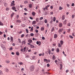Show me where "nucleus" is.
Here are the masks:
<instances>
[{
  "instance_id": "nucleus-1",
  "label": "nucleus",
  "mask_w": 75,
  "mask_h": 75,
  "mask_svg": "<svg viewBox=\"0 0 75 75\" xmlns=\"http://www.w3.org/2000/svg\"><path fill=\"white\" fill-rule=\"evenodd\" d=\"M30 69L31 71H33L35 69V66L34 65H32L31 66L30 68Z\"/></svg>"
},
{
  "instance_id": "nucleus-2",
  "label": "nucleus",
  "mask_w": 75,
  "mask_h": 75,
  "mask_svg": "<svg viewBox=\"0 0 75 75\" xmlns=\"http://www.w3.org/2000/svg\"><path fill=\"white\" fill-rule=\"evenodd\" d=\"M15 3V1H13L11 2V6H14L16 4H14Z\"/></svg>"
},
{
  "instance_id": "nucleus-3",
  "label": "nucleus",
  "mask_w": 75,
  "mask_h": 75,
  "mask_svg": "<svg viewBox=\"0 0 75 75\" xmlns=\"http://www.w3.org/2000/svg\"><path fill=\"white\" fill-rule=\"evenodd\" d=\"M63 30V28H60L59 29V30L58 31V33H59V34H61V33H62V31Z\"/></svg>"
},
{
  "instance_id": "nucleus-4",
  "label": "nucleus",
  "mask_w": 75,
  "mask_h": 75,
  "mask_svg": "<svg viewBox=\"0 0 75 75\" xmlns=\"http://www.w3.org/2000/svg\"><path fill=\"white\" fill-rule=\"evenodd\" d=\"M1 47H2V48H3V50H4V51H5V50H6V47H5L4 45H3V44H1Z\"/></svg>"
},
{
  "instance_id": "nucleus-5",
  "label": "nucleus",
  "mask_w": 75,
  "mask_h": 75,
  "mask_svg": "<svg viewBox=\"0 0 75 75\" xmlns=\"http://www.w3.org/2000/svg\"><path fill=\"white\" fill-rule=\"evenodd\" d=\"M63 25V24L62 23H59L58 26L60 28H61Z\"/></svg>"
},
{
  "instance_id": "nucleus-6",
  "label": "nucleus",
  "mask_w": 75,
  "mask_h": 75,
  "mask_svg": "<svg viewBox=\"0 0 75 75\" xmlns=\"http://www.w3.org/2000/svg\"><path fill=\"white\" fill-rule=\"evenodd\" d=\"M30 47L31 48H34V47H35V46L31 44L30 45Z\"/></svg>"
},
{
  "instance_id": "nucleus-7",
  "label": "nucleus",
  "mask_w": 75,
  "mask_h": 75,
  "mask_svg": "<svg viewBox=\"0 0 75 75\" xmlns=\"http://www.w3.org/2000/svg\"><path fill=\"white\" fill-rule=\"evenodd\" d=\"M58 59V62H59V64H61V63H62V61L61 60L59 59Z\"/></svg>"
},
{
  "instance_id": "nucleus-8",
  "label": "nucleus",
  "mask_w": 75,
  "mask_h": 75,
  "mask_svg": "<svg viewBox=\"0 0 75 75\" xmlns=\"http://www.w3.org/2000/svg\"><path fill=\"white\" fill-rule=\"evenodd\" d=\"M67 20H65L64 21H63V25H66L67 24Z\"/></svg>"
},
{
  "instance_id": "nucleus-9",
  "label": "nucleus",
  "mask_w": 75,
  "mask_h": 75,
  "mask_svg": "<svg viewBox=\"0 0 75 75\" xmlns=\"http://www.w3.org/2000/svg\"><path fill=\"white\" fill-rule=\"evenodd\" d=\"M48 52V53H47ZM46 53L47 54H48L49 53V55H50L51 54V50H49L48 51L46 52Z\"/></svg>"
},
{
  "instance_id": "nucleus-10",
  "label": "nucleus",
  "mask_w": 75,
  "mask_h": 75,
  "mask_svg": "<svg viewBox=\"0 0 75 75\" xmlns=\"http://www.w3.org/2000/svg\"><path fill=\"white\" fill-rule=\"evenodd\" d=\"M28 7L29 8H31L33 7V4H29Z\"/></svg>"
},
{
  "instance_id": "nucleus-11",
  "label": "nucleus",
  "mask_w": 75,
  "mask_h": 75,
  "mask_svg": "<svg viewBox=\"0 0 75 75\" xmlns=\"http://www.w3.org/2000/svg\"><path fill=\"white\" fill-rule=\"evenodd\" d=\"M11 42H13V38L11 36Z\"/></svg>"
},
{
  "instance_id": "nucleus-12",
  "label": "nucleus",
  "mask_w": 75,
  "mask_h": 75,
  "mask_svg": "<svg viewBox=\"0 0 75 75\" xmlns=\"http://www.w3.org/2000/svg\"><path fill=\"white\" fill-rule=\"evenodd\" d=\"M28 42L29 43H32V42H33V41L31 39H30L28 40Z\"/></svg>"
},
{
  "instance_id": "nucleus-13",
  "label": "nucleus",
  "mask_w": 75,
  "mask_h": 75,
  "mask_svg": "<svg viewBox=\"0 0 75 75\" xmlns=\"http://www.w3.org/2000/svg\"><path fill=\"white\" fill-rule=\"evenodd\" d=\"M44 54H45L43 52L42 54H39V55L40 57H41V55H42V56H44Z\"/></svg>"
},
{
  "instance_id": "nucleus-14",
  "label": "nucleus",
  "mask_w": 75,
  "mask_h": 75,
  "mask_svg": "<svg viewBox=\"0 0 75 75\" xmlns=\"http://www.w3.org/2000/svg\"><path fill=\"white\" fill-rule=\"evenodd\" d=\"M60 65V69H62V64H59Z\"/></svg>"
},
{
  "instance_id": "nucleus-15",
  "label": "nucleus",
  "mask_w": 75,
  "mask_h": 75,
  "mask_svg": "<svg viewBox=\"0 0 75 75\" xmlns=\"http://www.w3.org/2000/svg\"><path fill=\"white\" fill-rule=\"evenodd\" d=\"M58 37V35L56 34H54V38H57Z\"/></svg>"
},
{
  "instance_id": "nucleus-16",
  "label": "nucleus",
  "mask_w": 75,
  "mask_h": 75,
  "mask_svg": "<svg viewBox=\"0 0 75 75\" xmlns=\"http://www.w3.org/2000/svg\"><path fill=\"white\" fill-rule=\"evenodd\" d=\"M32 14L33 16H35V14H36V13L35 12H32Z\"/></svg>"
},
{
  "instance_id": "nucleus-17",
  "label": "nucleus",
  "mask_w": 75,
  "mask_h": 75,
  "mask_svg": "<svg viewBox=\"0 0 75 75\" xmlns=\"http://www.w3.org/2000/svg\"><path fill=\"white\" fill-rule=\"evenodd\" d=\"M45 28L44 27H42L40 28V30L41 31H44V29Z\"/></svg>"
},
{
  "instance_id": "nucleus-18",
  "label": "nucleus",
  "mask_w": 75,
  "mask_h": 75,
  "mask_svg": "<svg viewBox=\"0 0 75 75\" xmlns=\"http://www.w3.org/2000/svg\"><path fill=\"white\" fill-rule=\"evenodd\" d=\"M55 59H56V57H55V56L54 55H53V56L52 59L53 60H55Z\"/></svg>"
},
{
  "instance_id": "nucleus-19",
  "label": "nucleus",
  "mask_w": 75,
  "mask_h": 75,
  "mask_svg": "<svg viewBox=\"0 0 75 75\" xmlns=\"http://www.w3.org/2000/svg\"><path fill=\"white\" fill-rule=\"evenodd\" d=\"M62 19L63 20H64L65 19V15H63L62 17Z\"/></svg>"
},
{
  "instance_id": "nucleus-20",
  "label": "nucleus",
  "mask_w": 75,
  "mask_h": 75,
  "mask_svg": "<svg viewBox=\"0 0 75 75\" xmlns=\"http://www.w3.org/2000/svg\"><path fill=\"white\" fill-rule=\"evenodd\" d=\"M16 55H18V56H19V55H20V53H19L18 52H17L16 53Z\"/></svg>"
},
{
  "instance_id": "nucleus-21",
  "label": "nucleus",
  "mask_w": 75,
  "mask_h": 75,
  "mask_svg": "<svg viewBox=\"0 0 75 75\" xmlns=\"http://www.w3.org/2000/svg\"><path fill=\"white\" fill-rule=\"evenodd\" d=\"M5 70L6 72H8V71H9V70H8V69H7V68H5Z\"/></svg>"
},
{
  "instance_id": "nucleus-22",
  "label": "nucleus",
  "mask_w": 75,
  "mask_h": 75,
  "mask_svg": "<svg viewBox=\"0 0 75 75\" xmlns=\"http://www.w3.org/2000/svg\"><path fill=\"white\" fill-rule=\"evenodd\" d=\"M54 27H53L51 30V32H53V31H54Z\"/></svg>"
},
{
  "instance_id": "nucleus-23",
  "label": "nucleus",
  "mask_w": 75,
  "mask_h": 75,
  "mask_svg": "<svg viewBox=\"0 0 75 75\" xmlns=\"http://www.w3.org/2000/svg\"><path fill=\"white\" fill-rule=\"evenodd\" d=\"M24 3L25 4H28V0H26L24 1Z\"/></svg>"
},
{
  "instance_id": "nucleus-24",
  "label": "nucleus",
  "mask_w": 75,
  "mask_h": 75,
  "mask_svg": "<svg viewBox=\"0 0 75 75\" xmlns=\"http://www.w3.org/2000/svg\"><path fill=\"white\" fill-rule=\"evenodd\" d=\"M0 25H4V24L1 21H0Z\"/></svg>"
},
{
  "instance_id": "nucleus-25",
  "label": "nucleus",
  "mask_w": 75,
  "mask_h": 75,
  "mask_svg": "<svg viewBox=\"0 0 75 75\" xmlns=\"http://www.w3.org/2000/svg\"><path fill=\"white\" fill-rule=\"evenodd\" d=\"M56 52H57V53L58 52H59V48H57Z\"/></svg>"
},
{
  "instance_id": "nucleus-26",
  "label": "nucleus",
  "mask_w": 75,
  "mask_h": 75,
  "mask_svg": "<svg viewBox=\"0 0 75 75\" xmlns=\"http://www.w3.org/2000/svg\"><path fill=\"white\" fill-rule=\"evenodd\" d=\"M36 24V21H33L32 22V24Z\"/></svg>"
},
{
  "instance_id": "nucleus-27",
  "label": "nucleus",
  "mask_w": 75,
  "mask_h": 75,
  "mask_svg": "<svg viewBox=\"0 0 75 75\" xmlns=\"http://www.w3.org/2000/svg\"><path fill=\"white\" fill-rule=\"evenodd\" d=\"M27 48V47H25L23 49V52H25V50H26V48Z\"/></svg>"
},
{
  "instance_id": "nucleus-28",
  "label": "nucleus",
  "mask_w": 75,
  "mask_h": 75,
  "mask_svg": "<svg viewBox=\"0 0 75 75\" xmlns=\"http://www.w3.org/2000/svg\"><path fill=\"white\" fill-rule=\"evenodd\" d=\"M60 42L62 45H63V44H64V41L62 40H61Z\"/></svg>"
},
{
  "instance_id": "nucleus-29",
  "label": "nucleus",
  "mask_w": 75,
  "mask_h": 75,
  "mask_svg": "<svg viewBox=\"0 0 75 75\" xmlns=\"http://www.w3.org/2000/svg\"><path fill=\"white\" fill-rule=\"evenodd\" d=\"M12 10H16V8L15 6H13L12 7Z\"/></svg>"
},
{
  "instance_id": "nucleus-30",
  "label": "nucleus",
  "mask_w": 75,
  "mask_h": 75,
  "mask_svg": "<svg viewBox=\"0 0 75 75\" xmlns=\"http://www.w3.org/2000/svg\"><path fill=\"white\" fill-rule=\"evenodd\" d=\"M18 64H20L21 65H23V63L22 62H20L18 63Z\"/></svg>"
},
{
  "instance_id": "nucleus-31",
  "label": "nucleus",
  "mask_w": 75,
  "mask_h": 75,
  "mask_svg": "<svg viewBox=\"0 0 75 75\" xmlns=\"http://www.w3.org/2000/svg\"><path fill=\"white\" fill-rule=\"evenodd\" d=\"M53 21L54 22L55 21V20H56V17H53Z\"/></svg>"
},
{
  "instance_id": "nucleus-32",
  "label": "nucleus",
  "mask_w": 75,
  "mask_h": 75,
  "mask_svg": "<svg viewBox=\"0 0 75 75\" xmlns=\"http://www.w3.org/2000/svg\"><path fill=\"white\" fill-rule=\"evenodd\" d=\"M58 47H61L62 46L61 45V44L59 43L58 44Z\"/></svg>"
},
{
  "instance_id": "nucleus-33",
  "label": "nucleus",
  "mask_w": 75,
  "mask_h": 75,
  "mask_svg": "<svg viewBox=\"0 0 75 75\" xmlns=\"http://www.w3.org/2000/svg\"><path fill=\"white\" fill-rule=\"evenodd\" d=\"M0 75H3V72L1 71H0Z\"/></svg>"
},
{
  "instance_id": "nucleus-34",
  "label": "nucleus",
  "mask_w": 75,
  "mask_h": 75,
  "mask_svg": "<svg viewBox=\"0 0 75 75\" xmlns=\"http://www.w3.org/2000/svg\"><path fill=\"white\" fill-rule=\"evenodd\" d=\"M34 34H33V33H31L30 34V36H31V37H33V36H34Z\"/></svg>"
},
{
  "instance_id": "nucleus-35",
  "label": "nucleus",
  "mask_w": 75,
  "mask_h": 75,
  "mask_svg": "<svg viewBox=\"0 0 75 75\" xmlns=\"http://www.w3.org/2000/svg\"><path fill=\"white\" fill-rule=\"evenodd\" d=\"M63 8H62V7L61 6L59 7V10H62Z\"/></svg>"
},
{
  "instance_id": "nucleus-36",
  "label": "nucleus",
  "mask_w": 75,
  "mask_h": 75,
  "mask_svg": "<svg viewBox=\"0 0 75 75\" xmlns=\"http://www.w3.org/2000/svg\"><path fill=\"white\" fill-rule=\"evenodd\" d=\"M18 40L19 43H21V39H18Z\"/></svg>"
},
{
  "instance_id": "nucleus-37",
  "label": "nucleus",
  "mask_w": 75,
  "mask_h": 75,
  "mask_svg": "<svg viewBox=\"0 0 75 75\" xmlns=\"http://www.w3.org/2000/svg\"><path fill=\"white\" fill-rule=\"evenodd\" d=\"M14 16V13H13L11 14V17H13V16Z\"/></svg>"
},
{
  "instance_id": "nucleus-38",
  "label": "nucleus",
  "mask_w": 75,
  "mask_h": 75,
  "mask_svg": "<svg viewBox=\"0 0 75 75\" xmlns=\"http://www.w3.org/2000/svg\"><path fill=\"white\" fill-rule=\"evenodd\" d=\"M24 19L25 20H28V18H27V17H25L24 18Z\"/></svg>"
},
{
  "instance_id": "nucleus-39",
  "label": "nucleus",
  "mask_w": 75,
  "mask_h": 75,
  "mask_svg": "<svg viewBox=\"0 0 75 75\" xmlns=\"http://www.w3.org/2000/svg\"><path fill=\"white\" fill-rule=\"evenodd\" d=\"M24 36H25V35L23 34L21 35V37H22V38H23Z\"/></svg>"
},
{
  "instance_id": "nucleus-40",
  "label": "nucleus",
  "mask_w": 75,
  "mask_h": 75,
  "mask_svg": "<svg viewBox=\"0 0 75 75\" xmlns=\"http://www.w3.org/2000/svg\"><path fill=\"white\" fill-rule=\"evenodd\" d=\"M69 37L70 38H71L72 39V38H73V37L72 36H71V35H70L69 36Z\"/></svg>"
},
{
  "instance_id": "nucleus-41",
  "label": "nucleus",
  "mask_w": 75,
  "mask_h": 75,
  "mask_svg": "<svg viewBox=\"0 0 75 75\" xmlns=\"http://www.w3.org/2000/svg\"><path fill=\"white\" fill-rule=\"evenodd\" d=\"M50 24H52V23H53V20L52 19L51 21H50Z\"/></svg>"
},
{
  "instance_id": "nucleus-42",
  "label": "nucleus",
  "mask_w": 75,
  "mask_h": 75,
  "mask_svg": "<svg viewBox=\"0 0 75 75\" xmlns=\"http://www.w3.org/2000/svg\"><path fill=\"white\" fill-rule=\"evenodd\" d=\"M75 14L73 15L72 16V18H74V17H75Z\"/></svg>"
},
{
  "instance_id": "nucleus-43",
  "label": "nucleus",
  "mask_w": 75,
  "mask_h": 75,
  "mask_svg": "<svg viewBox=\"0 0 75 75\" xmlns=\"http://www.w3.org/2000/svg\"><path fill=\"white\" fill-rule=\"evenodd\" d=\"M36 21L37 22H38L39 21V18H37L36 19Z\"/></svg>"
},
{
  "instance_id": "nucleus-44",
  "label": "nucleus",
  "mask_w": 75,
  "mask_h": 75,
  "mask_svg": "<svg viewBox=\"0 0 75 75\" xmlns=\"http://www.w3.org/2000/svg\"><path fill=\"white\" fill-rule=\"evenodd\" d=\"M44 62H46V61H48V60L46 59H44Z\"/></svg>"
},
{
  "instance_id": "nucleus-45",
  "label": "nucleus",
  "mask_w": 75,
  "mask_h": 75,
  "mask_svg": "<svg viewBox=\"0 0 75 75\" xmlns=\"http://www.w3.org/2000/svg\"><path fill=\"white\" fill-rule=\"evenodd\" d=\"M43 19V17H40L39 18V20H40V21L42 20V19Z\"/></svg>"
},
{
  "instance_id": "nucleus-46",
  "label": "nucleus",
  "mask_w": 75,
  "mask_h": 75,
  "mask_svg": "<svg viewBox=\"0 0 75 75\" xmlns=\"http://www.w3.org/2000/svg\"><path fill=\"white\" fill-rule=\"evenodd\" d=\"M44 22L45 23H47V19H45V21H44Z\"/></svg>"
},
{
  "instance_id": "nucleus-47",
  "label": "nucleus",
  "mask_w": 75,
  "mask_h": 75,
  "mask_svg": "<svg viewBox=\"0 0 75 75\" xmlns=\"http://www.w3.org/2000/svg\"><path fill=\"white\" fill-rule=\"evenodd\" d=\"M30 31H33V27H32L31 28V29L30 30Z\"/></svg>"
},
{
  "instance_id": "nucleus-48",
  "label": "nucleus",
  "mask_w": 75,
  "mask_h": 75,
  "mask_svg": "<svg viewBox=\"0 0 75 75\" xmlns=\"http://www.w3.org/2000/svg\"><path fill=\"white\" fill-rule=\"evenodd\" d=\"M67 25L68 27H69L71 25V23H69L67 24Z\"/></svg>"
},
{
  "instance_id": "nucleus-49",
  "label": "nucleus",
  "mask_w": 75,
  "mask_h": 75,
  "mask_svg": "<svg viewBox=\"0 0 75 75\" xmlns=\"http://www.w3.org/2000/svg\"><path fill=\"white\" fill-rule=\"evenodd\" d=\"M35 31L36 32V33H38V30H35Z\"/></svg>"
},
{
  "instance_id": "nucleus-50",
  "label": "nucleus",
  "mask_w": 75,
  "mask_h": 75,
  "mask_svg": "<svg viewBox=\"0 0 75 75\" xmlns=\"http://www.w3.org/2000/svg\"><path fill=\"white\" fill-rule=\"evenodd\" d=\"M11 50H13V48L12 47H10L9 49V51H11Z\"/></svg>"
},
{
  "instance_id": "nucleus-51",
  "label": "nucleus",
  "mask_w": 75,
  "mask_h": 75,
  "mask_svg": "<svg viewBox=\"0 0 75 75\" xmlns=\"http://www.w3.org/2000/svg\"><path fill=\"white\" fill-rule=\"evenodd\" d=\"M6 11H8V10H9V8L8 7L6 8Z\"/></svg>"
},
{
  "instance_id": "nucleus-52",
  "label": "nucleus",
  "mask_w": 75,
  "mask_h": 75,
  "mask_svg": "<svg viewBox=\"0 0 75 75\" xmlns=\"http://www.w3.org/2000/svg\"><path fill=\"white\" fill-rule=\"evenodd\" d=\"M47 67H50V64H47Z\"/></svg>"
},
{
  "instance_id": "nucleus-53",
  "label": "nucleus",
  "mask_w": 75,
  "mask_h": 75,
  "mask_svg": "<svg viewBox=\"0 0 75 75\" xmlns=\"http://www.w3.org/2000/svg\"><path fill=\"white\" fill-rule=\"evenodd\" d=\"M26 33H28V29H26Z\"/></svg>"
},
{
  "instance_id": "nucleus-54",
  "label": "nucleus",
  "mask_w": 75,
  "mask_h": 75,
  "mask_svg": "<svg viewBox=\"0 0 75 75\" xmlns=\"http://www.w3.org/2000/svg\"><path fill=\"white\" fill-rule=\"evenodd\" d=\"M42 40H45V38L44 37L42 36Z\"/></svg>"
},
{
  "instance_id": "nucleus-55",
  "label": "nucleus",
  "mask_w": 75,
  "mask_h": 75,
  "mask_svg": "<svg viewBox=\"0 0 75 75\" xmlns=\"http://www.w3.org/2000/svg\"><path fill=\"white\" fill-rule=\"evenodd\" d=\"M24 10L26 11H27L28 10V9H27V8H24Z\"/></svg>"
},
{
  "instance_id": "nucleus-56",
  "label": "nucleus",
  "mask_w": 75,
  "mask_h": 75,
  "mask_svg": "<svg viewBox=\"0 0 75 75\" xmlns=\"http://www.w3.org/2000/svg\"><path fill=\"white\" fill-rule=\"evenodd\" d=\"M10 61H7L6 62L7 63V64H9V63H10Z\"/></svg>"
},
{
  "instance_id": "nucleus-57",
  "label": "nucleus",
  "mask_w": 75,
  "mask_h": 75,
  "mask_svg": "<svg viewBox=\"0 0 75 75\" xmlns=\"http://www.w3.org/2000/svg\"><path fill=\"white\" fill-rule=\"evenodd\" d=\"M54 62H55V63H56V64H57V62H58V61L57 60H55L54 61Z\"/></svg>"
},
{
  "instance_id": "nucleus-58",
  "label": "nucleus",
  "mask_w": 75,
  "mask_h": 75,
  "mask_svg": "<svg viewBox=\"0 0 75 75\" xmlns=\"http://www.w3.org/2000/svg\"><path fill=\"white\" fill-rule=\"evenodd\" d=\"M17 23H20L21 22V21L20 20H18L17 21Z\"/></svg>"
},
{
  "instance_id": "nucleus-59",
  "label": "nucleus",
  "mask_w": 75,
  "mask_h": 75,
  "mask_svg": "<svg viewBox=\"0 0 75 75\" xmlns=\"http://www.w3.org/2000/svg\"><path fill=\"white\" fill-rule=\"evenodd\" d=\"M49 14V12H48L46 11L45 13V14L46 15H47V14Z\"/></svg>"
},
{
  "instance_id": "nucleus-60",
  "label": "nucleus",
  "mask_w": 75,
  "mask_h": 75,
  "mask_svg": "<svg viewBox=\"0 0 75 75\" xmlns=\"http://www.w3.org/2000/svg\"><path fill=\"white\" fill-rule=\"evenodd\" d=\"M22 42L23 44H25V40L23 41Z\"/></svg>"
},
{
  "instance_id": "nucleus-61",
  "label": "nucleus",
  "mask_w": 75,
  "mask_h": 75,
  "mask_svg": "<svg viewBox=\"0 0 75 75\" xmlns=\"http://www.w3.org/2000/svg\"><path fill=\"white\" fill-rule=\"evenodd\" d=\"M19 18V15H16V18H17V19L18 18Z\"/></svg>"
},
{
  "instance_id": "nucleus-62",
  "label": "nucleus",
  "mask_w": 75,
  "mask_h": 75,
  "mask_svg": "<svg viewBox=\"0 0 75 75\" xmlns=\"http://www.w3.org/2000/svg\"><path fill=\"white\" fill-rule=\"evenodd\" d=\"M49 27V24L48 23H47V24L46 27Z\"/></svg>"
},
{
  "instance_id": "nucleus-63",
  "label": "nucleus",
  "mask_w": 75,
  "mask_h": 75,
  "mask_svg": "<svg viewBox=\"0 0 75 75\" xmlns=\"http://www.w3.org/2000/svg\"><path fill=\"white\" fill-rule=\"evenodd\" d=\"M45 8V10H48V8L47 6H46Z\"/></svg>"
},
{
  "instance_id": "nucleus-64",
  "label": "nucleus",
  "mask_w": 75,
  "mask_h": 75,
  "mask_svg": "<svg viewBox=\"0 0 75 75\" xmlns=\"http://www.w3.org/2000/svg\"><path fill=\"white\" fill-rule=\"evenodd\" d=\"M7 5V3H5L4 4V6H6Z\"/></svg>"
}]
</instances>
